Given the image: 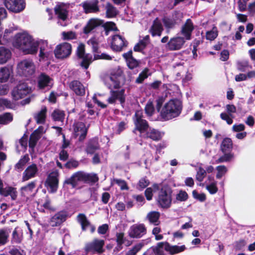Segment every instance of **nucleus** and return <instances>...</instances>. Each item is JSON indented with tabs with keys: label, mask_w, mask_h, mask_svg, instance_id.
I'll list each match as a JSON object with an SVG mask.
<instances>
[{
	"label": "nucleus",
	"mask_w": 255,
	"mask_h": 255,
	"mask_svg": "<svg viewBox=\"0 0 255 255\" xmlns=\"http://www.w3.org/2000/svg\"><path fill=\"white\" fill-rule=\"evenodd\" d=\"M13 46L21 50L24 54H35L39 47V42L34 41L29 34L25 33H18L15 35Z\"/></svg>",
	"instance_id": "obj_1"
},
{
	"label": "nucleus",
	"mask_w": 255,
	"mask_h": 255,
	"mask_svg": "<svg viewBox=\"0 0 255 255\" xmlns=\"http://www.w3.org/2000/svg\"><path fill=\"white\" fill-rule=\"evenodd\" d=\"M182 108L181 101L176 98L171 99L162 108L160 116L163 121L171 120L181 114Z\"/></svg>",
	"instance_id": "obj_2"
},
{
	"label": "nucleus",
	"mask_w": 255,
	"mask_h": 255,
	"mask_svg": "<svg viewBox=\"0 0 255 255\" xmlns=\"http://www.w3.org/2000/svg\"><path fill=\"white\" fill-rule=\"evenodd\" d=\"M172 193L173 190L168 185H162L156 199L157 206L164 209L169 208L172 204Z\"/></svg>",
	"instance_id": "obj_3"
},
{
	"label": "nucleus",
	"mask_w": 255,
	"mask_h": 255,
	"mask_svg": "<svg viewBox=\"0 0 255 255\" xmlns=\"http://www.w3.org/2000/svg\"><path fill=\"white\" fill-rule=\"evenodd\" d=\"M32 92V88L29 86L28 83L20 81L13 88L11 91V96L14 100L17 101L29 95Z\"/></svg>",
	"instance_id": "obj_4"
},
{
	"label": "nucleus",
	"mask_w": 255,
	"mask_h": 255,
	"mask_svg": "<svg viewBox=\"0 0 255 255\" xmlns=\"http://www.w3.org/2000/svg\"><path fill=\"white\" fill-rule=\"evenodd\" d=\"M133 121L135 126L133 132L137 130L142 134L148 129L149 127L148 123L146 120L143 119V112L141 110L136 111L133 117Z\"/></svg>",
	"instance_id": "obj_5"
},
{
	"label": "nucleus",
	"mask_w": 255,
	"mask_h": 255,
	"mask_svg": "<svg viewBox=\"0 0 255 255\" xmlns=\"http://www.w3.org/2000/svg\"><path fill=\"white\" fill-rule=\"evenodd\" d=\"M72 51V47L70 43L64 42L57 45L54 54L57 59H64L69 58Z\"/></svg>",
	"instance_id": "obj_6"
},
{
	"label": "nucleus",
	"mask_w": 255,
	"mask_h": 255,
	"mask_svg": "<svg viewBox=\"0 0 255 255\" xmlns=\"http://www.w3.org/2000/svg\"><path fill=\"white\" fill-rule=\"evenodd\" d=\"M17 70L19 75L28 77L34 73L35 66L32 61L24 60L18 64Z\"/></svg>",
	"instance_id": "obj_7"
},
{
	"label": "nucleus",
	"mask_w": 255,
	"mask_h": 255,
	"mask_svg": "<svg viewBox=\"0 0 255 255\" xmlns=\"http://www.w3.org/2000/svg\"><path fill=\"white\" fill-rule=\"evenodd\" d=\"M105 241L103 240L94 239L92 242L87 243L85 247L86 253H91L92 254L97 253L102 254L105 252L104 247Z\"/></svg>",
	"instance_id": "obj_8"
},
{
	"label": "nucleus",
	"mask_w": 255,
	"mask_h": 255,
	"mask_svg": "<svg viewBox=\"0 0 255 255\" xmlns=\"http://www.w3.org/2000/svg\"><path fill=\"white\" fill-rule=\"evenodd\" d=\"M147 229L143 224H135L129 228L128 235L130 238L139 239L146 234Z\"/></svg>",
	"instance_id": "obj_9"
},
{
	"label": "nucleus",
	"mask_w": 255,
	"mask_h": 255,
	"mask_svg": "<svg viewBox=\"0 0 255 255\" xmlns=\"http://www.w3.org/2000/svg\"><path fill=\"white\" fill-rule=\"evenodd\" d=\"M68 217L67 211H60L50 218L49 223L52 227H59L66 221Z\"/></svg>",
	"instance_id": "obj_10"
},
{
	"label": "nucleus",
	"mask_w": 255,
	"mask_h": 255,
	"mask_svg": "<svg viewBox=\"0 0 255 255\" xmlns=\"http://www.w3.org/2000/svg\"><path fill=\"white\" fill-rule=\"evenodd\" d=\"M74 137L79 136L78 140L80 142L85 140L86 137L88 128L82 122H78L73 124Z\"/></svg>",
	"instance_id": "obj_11"
},
{
	"label": "nucleus",
	"mask_w": 255,
	"mask_h": 255,
	"mask_svg": "<svg viewBox=\"0 0 255 255\" xmlns=\"http://www.w3.org/2000/svg\"><path fill=\"white\" fill-rule=\"evenodd\" d=\"M185 43L184 37L176 36L171 38L165 45V48L169 51H176L181 49Z\"/></svg>",
	"instance_id": "obj_12"
},
{
	"label": "nucleus",
	"mask_w": 255,
	"mask_h": 255,
	"mask_svg": "<svg viewBox=\"0 0 255 255\" xmlns=\"http://www.w3.org/2000/svg\"><path fill=\"white\" fill-rule=\"evenodd\" d=\"M128 44V42L124 37L119 34H116L112 37L111 47L115 51L120 52Z\"/></svg>",
	"instance_id": "obj_13"
},
{
	"label": "nucleus",
	"mask_w": 255,
	"mask_h": 255,
	"mask_svg": "<svg viewBox=\"0 0 255 255\" xmlns=\"http://www.w3.org/2000/svg\"><path fill=\"white\" fill-rule=\"evenodd\" d=\"M5 6L9 11L18 13L25 7V1H3Z\"/></svg>",
	"instance_id": "obj_14"
},
{
	"label": "nucleus",
	"mask_w": 255,
	"mask_h": 255,
	"mask_svg": "<svg viewBox=\"0 0 255 255\" xmlns=\"http://www.w3.org/2000/svg\"><path fill=\"white\" fill-rule=\"evenodd\" d=\"M125 90L122 89L120 91H114L111 90L110 91L111 96L108 99L107 101L109 104H114L117 100H119L120 104L123 105L126 101V95L125 94Z\"/></svg>",
	"instance_id": "obj_15"
},
{
	"label": "nucleus",
	"mask_w": 255,
	"mask_h": 255,
	"mask_svg": "<svg viewBox=\"0 0 255 255\" xmlns=\"http://www.w3.org/2000/svg\"><path fill=\"white\" fill-rule=\"evenodd\" d=\"M79 182L83 183V171L75 172L70 178L66 179L64 183L71 185L73 188H75L78 186Z\"/></svg>",
	"instance_id": "obj_16"
},
{
	"label": "nucleus",
	"mask_w": 255,
	"mask_h": 255,
	"mask_svg": "<svg viewBox=\"0 0 255 255\" xmlns=\"http://www.w3.org/2000/svg\"><path fill=\"white\" fill-rule=\"evenodd\" d=\"M59 180L56 175L50 174L45 182V186L51 193H55L58 189Z\"/></svg>",
	"instance_id": "obj_17"
},
{
	"label": "nucleus",
	"mask_w": 255,
	"mask_h": 255,
	"mask_svg": "<svg viewBox=\"0 0 255 255\" xmlns=\"http://www.w3.org/2000/svg\"><path fill=\"white\" fill-rule=\"evenodd\" d=\"M38 171L35 163H32L28 166L22 173V181L25 182L34 178Z\"/></svg>",
	"instance_id": "obj_18"
},
{
	"label": "nucleus",
	"mask_w": 255,
	"mask_h": 255,
	"mask_svg": "<svg viewBox=\"0 0 255 255\" xmlns=\"http://www.w3.org/2000/svg\"><path fill=\"white\" fill-rule=\"evenodd\" d=\"M163 244V250L168 252L170 255H174L182 252H184L186 247L185 245L178 246L177 245L171 246L169 243L167 242H162Z\"/></svg>",
	"instance_id": "obj_19"
},
{
	"label": "nucleus",
	"mask_w": 255,
	"mask_h": 255,
	"mask_svg": "<svg viewBox=\"0 0 255 255\" xmlns=\"http://www.w3.org/2000/svg\"><path fill=\"white\" fill-rule=\"evenodd\" d=\"M103 23V20H102L95 18H90L83 28V33L88 34L95 28L102 25Z\"/></svg>",
	"instance_id": "obj_20"
},
{
	"label": "nucleus",
	"mask_w": 255,
	"mask_h": 255,
	"mask_svg": "<svg viewBox=\"0 0 255 255\" xmlns=\"http://www.w3.org/2000/svg\"><path fill=\"white\" fill-rule=\"evenodd\" d=\"M103 23V20H102L95 18H90L83 28V33L88 34L95 28L102 25Z\"/></svg>",
	"instance_id": "obj_21"
},
{
	"label": "nucleus",
	"mask_w": 255,
	"mask_h": 255,
	"mask_svg": "<svg viewBox=\"0 0 255 255\" xmlns=\"http://www.w3.org/2000/svg\"><path fill=\"white\" fill-rule=\"evenodd\" d=\"M53 81L52 78L44 73H41L38 77L37 87L39 89L43 90L48 86L51 87L53 86L51 82Z\"/></svg>",
	"instance_id": "obj_22"
},
{
	"label": "nucleus",
	"mask_w": 255,
	"mask_h": 255,
	"mask_svg": "<svg viewBox=\"0 0 255 255\" xmlns=\"http://www.w3.org/2000/svg\"><path fill=\"white\" fill-rule=\"evenodd\" d=\"M69 88L75 94L79 96H83L85 94V89L83 85L78 80H73L69 84Z\"/></svg>",
	"instance_id": "obj_23"
},
{
	"label": "nucleus",
	"mask_w": 255,
	"mask_h": 255,
	"mask_svg": "<svg viewBox=\"0 0 255 255\" xmlns=\"http://www.w3.org/2000/svg\"><path fill=\"white\" fill-rule=\"evenodd\" d=\"M194 30L193 23L192 20L188 18L182 27L181 33L185 36L186 40H190L191 38V34Z\"/></svg>",
	"instance_id": "obj_24"
},
{
	"label": "nucleus",
	"mask_w": 255,
	"mask_h": 255,
	"mask_svg": "<svg viewBox=\"0 0 255 255\" xmlns=\"http://www.w3.org/2000/svg\"><path fill=\"white\" fill-rule=\"evenodd\" d=\"M163 244L162 242L158 243L156 246L148 248L142 255H164Z\"/></svg>",
	"instance_id": "obj_25"
},
{
	"label": "nucleus",
	"mask_w": 255,
	"mask_h": 255,
	"mask_svg": "<svg viewBox=\"0 0 255 255\" xmlns=\"http://www.w3.org/2000/svg\"><path fill=\"white\" fill-rule=\"evenodd\" d=\"M0 195L4 197L10 196L12 200H16L17 196V192L16 188L11 186L3 187V185L0 186Z\"/></svg>",
	"instance_id": "obj_26"
},
{
	"label": "nucleus",
	"mask_w": 255,
	"mask_h": 255,
	"mask_svg": "<svg viewBox=\"0 0 255 255\" xmlns=\"http://www.w3.org/2000/svg\"><path fill=\"white\" fill-rule=\"evenodd\" d=\"M98 3L99 1H94L93 3L85 1L82 3V5L86 13H96L100 11Z\"/></svg>",
	"instance_id": "obj_27"
},
{
	"label": "nucleus",
	"mask_w": 255,
	"mask_h": 255,
	"mask_svg": "<svg viewBox=\"0 0 255 255\" xmlns=\"http://www.w3.org/2000/svg\"><path fill=\"white\" fill-rule=\"evenodd\" d=\"M142 137L145 139L150 138L153 141H159L161 139L162 135L159 130L150 128L148 130L145 131Z\"/></svg>",
	"instance_id": "obj_28"
},
{
	"label": "nucleus",
	"mask_w": 255,
	"mask_h": 255,
	"mask_svg": "<svg viewBox=\"0 0 255 255\" xmlns=\"http://www.w3.org/2000/svg\"><path fill=\"white\" fill-rule=\"evenodd\" d=\"M163 30L161 23L158 18H156L149 30L152 36L153 37L156 35L160 36Z\"/></svg>",
	"instance_id": "obj_29"
},
{
	"label": "nucleus",
	"mask_w": 255,
	"mask_h": 255,
	"mask_svg": "<svg viewBox=\"0 0 255 255\" xmlns=\"http://www.w3.org/2000/svg\"><path fill=\"white\" fill-rule=\"evenodd\" d=\"M123 74V72L120 68H118L116 71H113L111 73V76L110 79L113 82L114 89H117L120 88V82L117 79V77L121 76Z\"/></svg>",
	"instance_id": "obj_30"
},
{
	"label": "nucleus",
	"mask_w": 255,
	"mask_h": 255,
	"mask_svg": "<svg viewBox=\"0 0 255 255\" xmlns=\"http://www.w3.org/2000/svg\"><path fill=\"white\" fill-rule=\"evenodd\" d=\"M83 183L91 185L95 184L99 180L97 174L94 173H88L83 171Z\"/></svg>",
	"instance_id": "obj_31"
},
{
	"label": "nucleus",
	"mask_w": 255,
	"mask_h": 255,
	"mask_svg": "<svg viewBox=\"0 0 255 255\" xmlns=\"http://www.w3.org/2000/svg\"><path fill=\"white\" fill-rule=\"evenodd\" d=\"M40 132L39 129H36L32 132L29 137L28 146L30 148H31L32 150L34 149L37 143V141L40 138Z\"/></svg>",
	"instance_id": "obj_32"
},
{
	"label": "nucleus",
	"mask_w": 255,
	"mask_h": 255,
	"mask_svg": "<svg viewBox=\"0 0 255 255\" xmlns=\"http://www.w3.org/2000/svg\"><path fill=\"white\" fill-rule=\"evenodd\" d=\"M11 56L10 50L4 46L0 47V64L5 63Z\"/></svg>",
	"instance_id": "obj_33"
},
{
	"label": "nucleus",
	"mask_w": 255,
	"mask_h": 255,
	"mask_svg": "<svg viewBox=\"0 0 255 255\" xmlns=\"http://www.w3.org/2000/svg\"><path fill=\"white\" fill-rule=\"evenodd\" d=\"M100 145L98 142V139L96 138H94L89 141L86 151L87 153L92 154L97 150L99 149Z\"/></svg>",
	"instance_id": "obj_34"
},
{
	"label": "nucleus",
	"mask_w": 255,
	"mask_h": 255,
	"mask_svg": "<svg viewBox=\"0 0 255 255\" xmlns=\"http://www.w3.org/2000/svg\"><path fill=\"white\" fill-rule=\"evenodd\" d=\"M47 111V108L44 106L39 112L34 115V119L37 124H44L45 123Z\"/></svg>",
	"instance_id": "obj_35"
},
{
	"label": "nucleus",
	"mask_w": 255,
	"mask_h": 255,
	"mask_svg": "<svg viewBox=\"0 0 255 255\" xmlns=\"http://www.w3.org/2000/svg\"><path fill=\"white\" fill-rule=\"evenodd\" d=\"M160 216V214L159 212L151 211L147 214L146 219H148L150 224L157 226L160 223L159 221Z\"/></svg>",
	"instance_id": "obj_36"
},
{
	"label": "nucleus",
	"mask_w": 255,
	"mask_h": 255,
	"mask_svg": "<svg viewBox=\"0 0 255 255\" xmlns=\"http://www.w3.org/2000/svg\"><path fill=\"white\" fill-rule=\"evenodd\" d=\"M77 222L81 225L82 231H86L87 228L91 226L90 221L83 213H80L77 217Z\"/></svg>",
	"instance_id": "obj_37"
},
{
	"label": "nucleus",
	"mask_w": 255,
	"mask_h": 255,
	"mask_svg": "<svg viewBox=\"0 0 255 255\" xmlns=\"http://www.w3.org/2000/svg\"><path fill=\"white\" fill-rule=\"evenodd\" d=\"M233 148L232 140L230 138H225L221 144V150L223 153L231 152Z\"/></svg>",
	"instance_id": "obj_38"
},
{
	"label": "nucleus",
	"mask_w": 255,
	"mask_h": 255,
	"mask_svg": "<svg viewBox=\"0 0 255 255\" xmlns=\"http://www.w3.org/2000/svg\"><path fill=\"white\" fill-rule=\"evenodd\" d=\"M29 160L30 159L27 154L22 156L18 162L15 164L14 166V169L17 171H21Z\"/></svg>",
	"instance_id": "obj_39"
},
{
	"label": "nucleus",
	"mask_w": 255,
	"mask_h": 255,
	"mask_svg": "<svg viewBox=\"0 0 255 255\" xmlns=\"http://www.w3.org/2000/svg\"><path fill=\"white\" fill-rule=\"evenodd\" d=\"M55 13L58 17L64 21L67 18L68 11L61 4L57 5L54 8Z\"/></svg>",
	"instance_id": "obj_40"
},
{
	"label": "nucleus",
	"mask_w": 255,
	"mask_h": 255,
	"mask_svg": "<svg viewBox=\"0 0 255 255\" xmlns=\"http://www.w3.org/2000/svg\"><path fill=\"white\" fill-rule=\"evenodd\" d=\"M65 116V112L58 109H55L51 114L52 120L55 122H63Z\"/></svg>",
	"instance_id": "obj_41"
},
{
	"label": "nucleus",
	"mask_w": 255,
	"mask_h": 255,
	"mask_svg": "<svg viewBox=\"0 0 255 255\" xmlns=\"http://www.w3.org/2000/svg\"><path fill=\"white\" fill-rule=\"evenodd\" d=\"M146 244L145 241L142 240L140 242L134 245L131 249H129L126 253V255H136Z\"/></svg>",
	"instance_id": "obj_42"
},
{
	"label": "nucleus",
	"mask_w": 255,
	"mask_h": 255,
	"mask_svg": "<svg viewBox=\"0 0 255 255\" xmlns=\"http://www.w3.org/2000/svg\"><path fill=\"white\" fill-rule=\"evenodd\" d=\"M151 73L148 68H145L138 75L135 81L136 84H142L145 79H147L149 76H151Z\"/></svg>",
	"instance_id": "obj_43"
},
{
	"label": "nucleus",
	"mask_w": 255,
	"mask_h": 255,
	"mask_svg": "<svg viewBox=\"0 0 255 255\" xmlns=\"http://www.w3.org/2000/svg\"><path fill=\"white\" fill-rule=\"evenodd\" d=\"M106 17L107 18H113L116 17L119 11L117 8L110 2H108L106 6Z\"/></svg>",
	"instance_id": "obj_44"
},
{
	"label": "nucleus",
	"mask_w": 255,
	"mask_h": 255,
	"mask_svg": "<svg viewBox=\"0 0 255 255\" xmlns=\"http://www.w3.org/2000/svg\"><path fill=\"white\" fill-rule=\"evenodd\" d=\"M189 195L187 192L183 190H180L175 196V199L174 202H185L188 200Z\"/></svg>",
	"instance_id": "obj_45"
},
{
	"label": "nucleus",
	"mask_w": 255,
	"mask_h": 255,
	"mask_svg": "<svg viewBox=\"0 0 255 255\" xmlns=\"http://www.w3.org/2000/svg\"><path fill=\"white\" fill-rule=\"evenodd\" d=\"M36 181H33L28 183L27 185L22 186L20 188V191L22 195L25 193H31L36 187Z\"/></svg>",
	"instance_id": "obj_46"
},
{
	"label": "nucleus",
	"mask_w": 255,
	"mask_h": 255,
	"mask_svg": "<svg viewBox=\"0 0 255 255\" xmlns=\"http://www.w3.org/2000/svg\"><path fill=\"white\" fill-rule=\"evenodd\" d=\"M13 121V116L10 113L0 115V125H6Z\"/></svg>",
	"instance_id": "obj_47"
},
{
	"label": "nucleus",
	"mask_w": 255,
	"mask_h": 255,
	"mask_svg": "<svg viewBox=\"0 0 255 255\" xmlns=\"http://www.w3.org/2000/svg\"><path fill=\"white\" fill-rule=\"evenodd\" d=\"M81 59L82 60L80 63V66L85 69H87L93 61L92 56L89 53L86 54V55L83 56V58H82Z\"/></svg>",
	"instance_id": "obj_48"
},
{
	"label": "nucleus",
	"mask_w": 255,
	"mask_h": 255,
	"mask_svg": "<svg viewBox=\"0 0 255 255\" xmlns=\"http://www.w3.org/2000/svg\"><path fill=\"white\" fill-rule=\"evenodd\" d=\"M10 75L9 69L7 67H2L0 69V82H6Z\"/></svg>",
	"instance_id": "obj_49"
},
{
	"label": "nucleus",
	"mask_w": 255,
	"mask_h": 255,
	"mask_svg": "<svg viewBox=\"0 0 255 255\" xmlns=\"http://www.w3.org/2000/svg\"><path fill=\"white\" fill-rule=\"evenodd\" d=\"M14 107V104L9 100L0 98V111L4 109H12Z\"/></svg>",
	"instance_id": "obj_50"
},
{
	"label": "nucleus",
	"mask_w": 255,
	"mask_h": 255,
	"mask_svg": "<svg viewBox=\"0 0 255 255\" xmlns=\"http://www.w3.org/2000/svg\"><path fill=\"white\" fill-rule=\"evenodd\" d=\"M85 45L83 43H80L77 47L75 54L78 59H81L83 56H85Z\"/></svg>",
	"instance_id": "obj_51"
},
{
	"label": "nucleus",
	"mask_w": 255,
	"mask_h": 255,
	"mask_svg": "<svg viewBox=\"0 0 255 255\" xmlns=\"http://www.w3.org/2000/svg\"><path fill=\"white\" fill-rule=\"evenodd\" d=\"M218 35V31L216 26H214L212 30L208 31L206 33V38L210 41L214 40Z\"/></svg>",
	"instance_id": "obj_52"
},
{
	"label": "nucleus",
	"mask_w": 255,
	"mask_h": 255,
	"mask_svg": "<svg viewBox=\"0 0 255 255\" xmlns=\"http://www.w3.org/2000/svg\"><path fill=\"white\" fill-rule=\"evenodd\" d=\"M154 110L155 109L152 102L150 100H149L146 103L144 108L145 114L148 116H152L154 114Z\"/></svg>",
	"instance_id": "obj_53"
},
{
	"label": "nucleus",
	"mask_w": 255,
	"mask_h": 255,
	"mask_svg": "<svg viewBox=\"0 0 255 255\" xmlns=\"http://www.w3.org/2000/svg\"><path fill=\"white\" fill-rule=\"evenodd\" d=\"M235 118L234 115L228 114L226 112H223L220 114V118L226 121L228 125H231L233 123V119Z\"/></svg>",
	"instance_id": "obj_54"
},
{
	"label": "nucleus",
	"mask_w": 255,
	"mask_h": 255,
	"mask_svg": "<svg viewBox=\"0 0 255 255\" xmlns=\"http://www.w3.org/2000/svg\"><path fill=\"white\" fill-rule=\"evenodd\" d=\"M150 181L146 177L141 178L138 181L137 188L139 190H142L147 187Z\"/></svg>",
	"instance_id": "obj_55"
},
{
	"label": "nucleus",
	"mask_w": 255,
	"mask_h": 255,
	"mask_svg": "<svg viewBox=\"0 0 255 255\" xmlns=\"http://www.w3.org/2000/svg\"><path fill=\"white\" fill-rule=\"evenodd\" d=\"M206 175V171L202 167H199L196 175V179L199 182H202Z\"/></svg>",
	"instance_id": "obj_56"
},
{
	"label": "nucleus",
	"mask_w": 255,
	"mask_h": 255,
	"mask_svg": "<svg viewBox=\"0 0 255 255\" xmlns=\"http://www.w3.org/2000/svg\"><path fill=\"white\" fill-rule=\"evenodd\" d=\"M63 39L64 40H69L76 39L77 35L75 32L70 31L68 32L64 31L62 33Z\"/></svg>",
	"instance_id": "obj_57"
},
{
	"label": "nucleus",
	"mask_w": 255,
	"mask_h": 255,
	"mask_svg": "<svg viewBox=\"0 0 255 255\" xmlns=\"http://www.w3.org/2000/svg\"><path fill=\"white\" fill-rule=\"evenodd\" d=\"M140 62L136 60L135 58L126 62L128 67L130 70H133L138 67L140 65Z\"/></svg>",
	"instance_id": "obj_58"
},
{
	"label": "nucleus",
	"mask_w": 255,
	"mask_h": 255,
	"mask_svg": "<svg viewBox=\"0 0 255 255\" xmlns=\"http://www.w3.org/2000/svg\"><path fill=\"white\" fill-rule=\"evenodd\" d=\"M162 21L165 26L167 28H172L175 25L176 22L175 19L168 17H164L162 19Z\"/></svg>",
	"instance_id": "obj_59"
},
{
	"label": "nucleus",
	"mask_w": 255,
	"mask_h": 255,
	"mask_svg": "<svg viewBox=\"0 0 255 255\" xmlns=\"http://www.w3.org/2000/svg\"><path fill=\"white\" fill-rule=\"evenodd\" d=\"M192 196L195 199L201 202H204L206 200V194L204 193L199 194L196 190L192 191Z\"/></svg>",
	"instance_id": "obj_60"
},
{
	"label": "nucleus",
	"mask_w": 255,
	"mask_h": 255,
	"mask_svg": "<svg viewBox=\"0 0 255 255\" xmlns=\"http://www.w3.org/2000/svg\"><path fill=\"white\" fill-rule=\"evenodd\" d=\"M8 234L3 230H0V247L6 244L8 241Z\"/></svg>",
	"instance_id": "obj_61"
},
{
	"label": "nucleus",
	"mask_w": 255,
	"mask_h": 255,
	"mask_svg": "<svg viewBox=\"0 0 255 255\" xmlns=\"http://www.w3.org/2000/svg\"><path fill=\"white\" fill-rule=\"evenodd\" d=\"M22 241V237L17 233L16 228H15L12 232L11 238L12 244H20Z\"/></svg>",
	"instance_id": "obj_62"
},
{
	"label": "nucleus",
	"mask_w": 255,
	"mask_h": 255,
	"mask_svg": "<svg viewBox=\"0 0 255 255\" xmlns=\"http://www.w3.org/2000/svg\"><path fill=\"white\" fill-rule=\"evenodd\" d=\"M249 66V61L247 60L239 61L237 63V68L239 71L242 72L246 71Z\"/></svg>",
	"instance_id": "obj_63"
},
{
	"label": "nucleus",
	"mask_w": 255,
	"mask_h": 255,
	"mask_svg": "<svg viewBox=\"0 0 255 255\" xmlns=\"http://www.w3.org/2000/svg\"><path fill=\"white\" fill-rule=\"evenodd\" d=\"M14 29L12 27H10L8 29H6L4 31L3 39L6 42L9 41L10 38L12 37L13 32Z\"/></svg>",
	"instance_id": "obj_64"
}]
</instances>
